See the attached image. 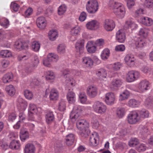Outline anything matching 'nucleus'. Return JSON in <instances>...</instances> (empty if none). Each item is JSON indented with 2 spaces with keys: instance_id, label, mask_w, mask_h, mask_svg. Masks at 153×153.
Listing matches in <instances>:
<instances>
[{
  "instance_id": "f257e3e1",
  "label": "nucleus",
  "mask_w": 153,
  "mask_h": 153,
  "mask_svg": "<svg viewBox=\"0 0 153 153\" xmlns=\"http://www.w3.org/2000/svg\"><path fill=\"white\" fill-rule=\"evenodd\" d=\"M108 6L117 17L120 19L124 17L126 14V8L123 4L117 0H110Z\"/></svg>"
},
{
  "instance_id": "f03ea898",
  "label": "nucleus",
  "mask_w": 153,
  "mask_h": 153,
  "mask_svg": "<svg viewBox=\"0 0 153 153\" xmlns=\"http://www.w3.org/2000/svg\"><path fill=\"white\" fill-rule=\"evenodd\" d=\"M63 75L65 78L66 85L72 87L75 85L76 81L72 76H79L81 75V72L79 71L71 69H66L62 72Z\"/></svg>"
},
{
  "instance_id": "7ed1b4c3",
  "label": "nucleus",
  "mask_w": 153,
  "mask_h": 153,
  "mask_svg": "<svg viewBox=\"0 0 153 153\" xmlns=\"http://www.w3.org/2000/svg\"><path fill=\"white\" fill-rule=\"evenodd\" d=\"M77 128L81 132V134L87 135L89 132V123L85 120L81 119L76 123Z\"/></svg>"
},
{
  "instance_id": "20e7f679",
  "label": "nucleus",
  "mask_w": 153,
  "mask_h": 153,
  "mask_svg": "<svg viewBox=\"0 0 153 153\" xmlns=\"http://www.w3.org/2000/svg\"><path fill=\"white\" fill-rule=\"evenodd\" d=\"M140 77V73L138 71L132 70L128 71L126 76V81L128 82H133L138 79Z\"/></svg>"
},
{
  "instance_id": "39448f33",
  "label": "nucleus",
  "mask_w": 153,
  "mask_h": 153,
  "mask_svg": "<svg viewBox=\"0 0 153 153\" xmlns=\"http://www.w3.org/2000/svg\"><path fill=\"white\" fill-rule=\"evenodd\" d=\"M93 108L94 111L96 113L102 114L106 112L107 107L102 102L99 101H96L94 102L93 105Z\"/></svg>"
},
{
  "instance_id": "423d86ee",
  "label": "nucleus",
  "mask_w": 153,
  "mask_h": 153,
  "mask_svg": "<svg viewBox=\"0 0 153 153\" xmlns=\"http://www.w3.org/2000/svg\"><path fill=\"white\" fill-rule=\"evenodd\" d=\"M98 7V4L96 0H89L86 5V10L90 13H94L97 11Z\"/></svg>"
},
{
  "instance_id": "0eeeda50",
  "label": "nucleus",
  "mask_w": 153,
  "mask_h": 153,
  "mask_svg": "<svg viewBox=\"0 0 153 153\" xmlns=\"http://www.w3.org/2000/svg\"><path fill=\"white\" fill-rule=\"evenodd\" d=\"M137 88L140 92L141 93L145 92L150 89V83L146 80H142L138 83Z\"/></svg>"
},
{
  "instance_id": "6e6552de",
  "label": "nucleus",
  "mask_w": 153,
  "mask_h": 153,
  "mask_svg": "<svg viewBox=\"0 0 153 153\" xmlns=\"http://www.w3.org/2000/svg\"><path fill=\"white\" fill-rule=\"evenodd\" d=\"M40 108H37L36 106L33 103H31L29 105L28 109V120L30 121L33 120L34 115L36 114L38 111V109Z\"/></svg>"
},
{
  "instance_id": "1a4fd4ad",
  "label": "nucleus",
  "mask_w": 153,
  "mask_h": 153,
  "mask_svg": "<svg viewBox=\"0 0 153 153\" xmlns=\"http://www.w3.org/2000/svg\"><path fill=\"white\" fill-rule=\"evenodd\" d=\"M39 62L38 57L37 56H34L31 59V62L29 67H27L24 71L27 73L31 72L35 67H36Z\"/></svg>"
},
{
  "instance_id": "9d476101",
  "label": "nucleus",
  "mask_w": 153,
  "mask_h": 153,
  "mask_svg": "<svg viewBox=\"0 0 153 153\" xmlns=\"http://www.w3.org/2000/svg\"><path fill=\"white\" fill-rule=\"evenodd\" d=\"M140 120L138 113L135 111L131 112L127 117L128 121L130 124L135 123Z\"/></svg>"
},
{
  "instance_id": "9b49d317",
  "label": "nucleus",
  "mask_w": 153,
  "mask_h": 153,
  "mask_svg": "<svg viewBox=\"0 0 153 153\" xmlns=\"http://www.w3.org/2000/svg\"><path fill=\"white\" fill-rule=\"evenodd\" d=\"M103 27L106 30L110 31L112 30L115 28V24L114 21L112 19H106L104 22Z\"/></svg>"
},
{
  "instance_id": "f8f14e48",
  "label": "nucleus",
  "mask_w": 153,
  "mask_h": 153,
  "mask_svg": "<svg viewBox=\"0 0 153 153\" xmlns=\"http://www.w3.org/2000/svg\"><path fill=\"white\" fill-rule=\"evenodd\" d=\"M124 60L126 64L130 67H133L135 65L136 59L134 56L131 54H128L125 56Z\"/></svg>"
},
{
  "instance_id": "ddd939ff",
  "label": "nucleus",
  "mask_w": 153,
  "mask_h": 153,
  "mask_svg": "<svg viewBox=\"0 0 153 153\" xmlns=\"http://www.w3.org/2000/svg\"><path fill=\"white\" fill-rule=\"evenodd\" d=\"M115 97L114 93L110 92L106 93L105 98V102L108 105H111L114 103Z\"/></svg>"
},
{
  "instance_id": "4468645a",
  "label": "nucleus",
  "mask_w": 153,
  "mask_h": 153,
  "mask_svg": "<svg viewBox=\"0 0 153 153\" xmlns=\"http://www.w3.org/2000/svg\"><path fill=\"white\" fill-rule=\"evenodd\" d=\"M87 28L91 30H94L100 27V23L97 20H93L88 22L86 25Z\"/></svg>"
},
{
  "instance_id": "2eb2a0df",
  "label": "nucleus",
  "mask_w": 153,
  "mask_h": 153,
  "mask_svg": "<svg viewBox=\"0 0 153 153\" xmlns=\"http://www.w3.org/2000/svg\"><path fill=\"white\" fill-rule=\"evenodd\" d=\"M86 91L87 94L89 97L94 98L97 95L98 89L96 86L90 85L88 87Z\"/></svg>"
},
{
  "instance_id": "dca6fc26",
  "label": "nucleus",
  "mask_w": 153,
  "mask_h": 153,
  "mask_svg": "<svg viewBox=\"0 0 153 153\" xmlns=\"http://www.w3.org/2000/svg\"><path fill=\"white\" fill-rule=\"evenodd\" d=\"M81 62L83 66L88 68H91L94 63L92 59L89 56H85L82 58Z\"/></svg>"
},
{
  "instance_id": "f3484780",
  "label": "nucleus",
  "mask_w": 153,
  "mask_h": 153,
  "mask_svg": "<svg viewBox=\"0 0 153 153\" xmlns=\"http://www.w3.org/2000/svg\"><path fill=\"white\" fill-rule=\"evenodd\" d=\"M84 40L80 39L77 41L75 44L76 52L81 54L84 52Z\"/></svg>"
},
{
  "instance_id": "a211bd4d",
  "label": "nucleus",
  "mask_w": 153,
  "mask_h": 153,
  "mask_svg": "<svg viewBox=\"0 0 153 153\" xmlns=\"http://www.w3.org/2000/svg\"><path fill=\"white\" fill-rule=\"evenodd\" d=\"M99 137L98 134L94 132L90 135L89 142L90 145L96 146L99 143Z\"/></svg>"
},
{
  "instance_id": "6ab92c4d",
  "label": "nucleus",
  "mask_w": 153,
  "mask_h": 153,
  "mask_svg": "<svg viewBox=\"0 0 153 153\" xmlns=\"http://www.w3.org/2000/svg\"><path fill=\"white\" fill-rule=\"evenodd\" d=\"M138 22L140 24L149 26L153 24V20L148 17H143L138 19Z\"/></svg>"
},
{
  "instance_id": "aec40b11",
  "label": "nucleus",
  "mask_w": 153,
  "mask_h": 153,
  "mask_svg": "<svg viewBox=\"0 0 153 153\" xmlns=\"http://www.w3.org/2000/svg\"><path fill=\"white\" fill-rule=\"evenodd\" d=\"M47 22L45 18L39 17L36 20V25L40 29H44L46 26Z\"/></svg>"
},
{
  "instance_id": "412c9836",
  "label": "nucleus",
  "mask_w": 153,
  "mask_h": 153,
  "mask_svg": "<svg viewBox=\"0 0 153 153\" xmlns=\"http://www.w3.org/2000/svg\"><path fill=\"white\" fill-rule=\"evenodd\" d=\"M17 105L18 109L21 111H24L27 106V103L21 97L17 100Z\"/></svg>"
},
{
  "instance_id": "4be33fe9",
  "label": "nucleus",
  "mask_w": 153,
  "mask_h": 153,
  "mask_svg": "<svg viewBox=\"0 0 153 153\" xmlns=\"http://www.w3.org/2000/svg\"><path fill=\"white\" fill-rule=\"evenodd\" d=\"M116 39L117 41L119 42H123L126 39V36L123 30L120 29L118 31L116 34Z\"/></svg>"
},
{
  "instance_id": "5701e85b",
  "label": "nucleus",
  "mask_w": 153,
  "mask_h": 153,
  "mask_svg": "<svg viewBox=\"0 0 153 153\" xmlns=\"http://www.w3.org/2000/svg\"><path fill=\"white\" fill-rule=\"evenodd\" d=\"M80 30V28L78 26H76L71 28L70 30V34L74 38V39H72L71 37L70 38L71 41H74L76 39L75 36L79 34Z\"/></svg>"
},
{
  "instance_id": "b1692460",
  "label": "nucleus",
  "mask_w": 153,
  "mask_h": 153,
  "mask_svg": "<svg viewBox=\"0 0 153 153\" xmlns=\"http://www.w3.org/2000/svg\"><path fill=\"white\" fill-rule=\"evenodd\" d=\"M125 27L132 31L136 29L138 27V25L132 20L128 19L125 22Z\"/></svg>"
},
{
  "instance_id": "393cba45",
  "label": "nucleus",
  "mask_w": 153,
  "mask_h": 153,
  "mask_svg": "<svg viewBox=\"0 0 153 153\" xmlns=\"http://www.w3.org/2000/svg\"><path fill=\"white\" fill-rule=\"evenodd\" d=\"M86 48L87 51L90 53H94L96 51V47L93 41L88 42L87 44Z\"/></svg>"
},
{
  "instance_id": "a878e982",
  "label": "nucleus",
  "mask_w": 153,
  "mask_h": 153,
  "mask_svg": "<svg viewBox=\"0 0 153 153\" xmlns=\"http://www.w3.org/2000/svg\"><path fill=\"white\" fill-rule=\"evenodd\" d=\"M88 107H85L83 106H80L77 105H75L73 107L72 112H77L81 114L85 112L87 109Z\"/></svg>"
},
{
  "instance_id": "bb28decb",
  "label": "nucleus",
  "mask_w": 153,
  "mask_h": 153,
  "mask_svg": "<svg viewBox=\"0 0 153 153\" xmlns=\"http://www.w3.org/2000/svg\"><path fill=\"white\" fill-rule=\"evenodd\" d=\"M70 117L73 122L74 123L76 121L77 122L81 120V114L71 111L70 114Z\"/></svg>"
},
{
  "instance_id": "cd10ccee",
  "label": "nucleus",
  "mask_w": 153,
  "mask_h": 153,
  "mask_svg": "<svg viewBox=\"0 0 153 153\" xmlns=\"http://www.w3.org/2000/svg\"><path fill=\"white\" fill-rule=\"evenodd\" d=\"M96 75L100 79L104 80L107 76V71L104 69H100L97 72Z\"/></svg>"
},
{
  "instance_id": "c85d7f7f",
  "label": "nucleus",
  "mask_w": 153,
  "mask_h": 153,
  "mask_svg": "<svg viewBox=\"0 0 153 153\" xmlns=\"http://www.w3.org/2000/svg\"><path fill=\"white\" fill-rule=\"evenodd\" d=\"M136 48L140 49L146 45V43L144 39L138 38L134 42Z\"/></svg>"
},
{
  "instance_id": "c756f323",
  "label": "nucleus",
  "mask_w": 153,
  "mask_h": 153,
  "mask_svg": "<svg viewBox=\"0 0 153 153\" xmlns=\"http://www.w3.org/2000/svg\"><path fill=\"white\" fill-rule=\"evenodd\" d=\"M67 100L70 103H73L76 100V97L75 94L72 91L68 92L66 95Z\"/></svg>"
},
{
  "instance_id": "7c9ffc66",
  "label": "nucleus",
  "mask_w": 153,
  "mask_h": 153,
  "mask_svg": "<svg viewBox=\"0 0 153 153\" xmlns=\"http://www.w3.org/2000/svg\"><path fill=\"white\" fill-rule=\"evenodd\" d=\"M58 36V33L57 30L52 29L48 33V37L49 39L51 41H54Z\"/></svg>"
},
{
  "instance_id": "2f4dec72",
  "label": "nucleus",
  "mask_w": 153,
  "mask_h": 153,
  "mask_svg": "<svg viewBox=\"0 0 153 153\" xmlns=\"http://www.w3.org/2000/svg\"><path fill=\"white\" fill-rule=\"evenodd\" d=\"M45 77L47 81L52 82L54 81L56 78L54 73L51 71L46 72Z\"/></svg>"
},
{
  "instance_id": "473e14b6",
  "label": "nucleus",
  "mask_w": 153,
  "mask_h": 153,
  "mask_svg": "<svg viewBox=\"0 0 153 153\" xmlns=\"http://www.w3.org/2000/svg\"><path fill=\"white\" fill-rule=\"evenodd\" d=\"M35 148L34 145L32 144H27L25 146V153H35Z\"/></svg>"
},
{
  "instance_id": "72a5a7b5",
  "label": "nucleus",
  "mask_w": 153,
  "mask_h": 153,
  "mask_svg": "<svg viewBox=\"0 0 153 153\" xmlns=\"http://www.w3.org/2000/svg\"><path fill=\"white\" fill-rule=\"evenodd\" d=\"M122 83L123 82L121 79H114L111 82L110 87L111 88L119 87L122 85Z\"/></svg>"
},
{
  "instance_id": "f704fd0d",
  "label": "nucleus",
  "mask_w": 153,
  "mask_h": 153,
  "mask_svg": "<svg viewBox=\"0 0 153 153\" xmlns=\"http://www.w3.org/2000/svg\"><path fill=\"white\" fill-rule=\"evenodd\" d=\"M75 139L74 135L70 133L66 136L65 140L66 144L68 146L72 145L74 143Z\"/></svg>"
},
{
  "instance_id": "c9c22d12",
  "label": "nucleus",
  "mask_w": 153,
  "mask_h": 153,
  "mask_svg": "<svg viewBox=\"0 0 153 153\" xmlns=\"http://www.w3.org/2000/svg\"><path fill=\"white\" fill-rule=\"evenodd\" d=\"M140 136L143 138H145L149 134L147 128L145 127L140 126L139 128Z\"/></svg>"
},
{
  "instance_id": "e433bc0d",
  "label": "nucleus",
  "mask_w": 153,
  "mask_h": 153,
  "mask_svg": "<svg viewBox=\"0 0 153 153\" xmlns=\"http://www.w3.org/2000/svg\"><path fill=\"white\" fill-rule=\"evenodd\" d=\"M140 101L134 99L129 100L127 103V105L130 107L135 108L138 107L140 104Z\"/></svg>"
},
{
  "instance_id": "4c0bfd02",
  "label": "nucleus",
  "mask_w": 153,
  "mask_h": 153,
  "mask_svg": "<svg viewBox=\"0 0 153 153\" xmlns=\"http://www.w3.org/2000/svg\"><path fill=\"white\" fill-rule=\"evenodd\" d=\"M5 91L8 95L11 96H13L16 93L15 88L12 85L7 86L5 88Z\"/></svg>"
},
{
  "instance_id": "58836bf2",
  "label": "nucleus",
  "mask_w": 153,
  "mask_h": 153,
  "mask_svg": "<svg viewBox=\"0 0 153 153\" xmlns=\"http://www.w3.org/2000/svg\"><path fill=\"white\" fill-rule=\"evenodd\" d=\"M137 112L138 113V115L139 117L140 120L141 119L147 118L149 116V112L145 109H143L138 111Z\"/></svg>"
},
{
  "instance_id": "ea45409f",
  "label": "nucleus",
  "mask_w": 153,
  "mask_h": 153,
  "mask_svg": "<svg viewBox=\"0 0 153 153\" xmlns=\"http://www.w3.org/2000/svg\"><path fill=\"white\" fill-rule=\"evenodd\" d=\"M79 100L82 104H87V96L84 92H80L79 94Z\"/></svg>"
},
{
  "instance_id": "a19ab883",
  "label": "nucleus",
  "mask_w": 153,
  "mask_h": 153,
  "mask_svg": "<svg viewBox=\"0 0 153 153\" xmlns=\"http://www.w3.org/2000/svg\"><path fill=\"white\" fill-rule=\"evenodd\" d=\"M49 97L51 100H57L59 97V93L55 89H52L50 91Z\"/></svg>"
},
{
  "instance_id": "79ce46f5",
  "label": "nucleus",
  "mask_w": 153,
  "mask_h": 153,
  "mask_svg": "<svg viewBox=\"0 0 153 153\" xmlns=\"http://www.w3.org/2000/svg\"><path fill=\"white\" fill-rule=\"evenodd\" d=\"M29 135L28 131L25 129H22L20 132V137L22 141H25L29 137Z\"/></svg>"
},
{
  "instance_id": "37998d69",
  "label": "nucleus",
  "mask_w": 153,
  "mask_h": 153,
  "mask_svg": "<svg viewBox=\"0 0 153 153\" xmlns=\"http://www.w3.org/2000/svg\"><path fill=\"white\" fill-rule=\"evenodd\" d=\"M13 75L11 73H9L5 74L3 77L2 80L4 83L9 82L13 79Z\"/></svg>"
},
{
  "instance_id": "c03bdc74",
  "label": "nucleus",
  "mask_w": 153,
  "mask_h": 153,
  "mask_svg": "<svg viewBox=\"0 0 153 153\" xmlns=\"http://www.w3.org/2000/svg\"><path fill=\"white\" fill-rule=\"evenodd\" d=\"M25 44L24 42L17 40L15 42L14 47L16 49L20 50L24 49L25 47H27L26 45H25Z\"/></svg>"
},
{
  "instance_id": "a18cd8bd",
  "label": "nucleus",
  "mask_w": 153,
  "mask_h": 153,
  "mask_svg": "<svg viewBox=\"0 0 153 153\" xmlns=\"http://www.w3.org/2000/svg\"><path fill=\"white\" fill-rule=\"evenodd\" d=\"M110 54V51L108 48L104 49L102 51L101 56L102 59L103 60H105L109 57Z\"/></svg>"
},
{
  "instance_id": "49530a36",
  "label": "nucleus",
  "mask_w": 153,
  "mask_h": 153,
  "mask_svg": "<svg viewBox=\"0 0 153 153\" xmlns=\"http://www.w3.org/2000/svg\"><path fill=\"white\" fill-rule=\"evenodd\" d=\"M117 116L119 118H122L125 115V110L123 108H118L116 111Z\"/></svg>"
},
{
  "instance_id": "de8ad7c7",
  "label": "nucleus",
  "mask_w": 153,
  "mask_h": 153,
  "mask_svg": "<svg viewBox=\"0 0 153 153\" xmlns=\"http://www.w3.org/2000/svg\"><path fill=\"white\" fill-rule=\"evenodd\" d=\"M130 95L129 91L126 90L120 94L119 96V100L123 101L127 99Z\"/></svg>"
},
{
  "instance_id": "09e8293b",
  "label": "nucleus",
  "mask_w": 153,
  "mask_h": 153,
  "mask_svg": "<svg viewBox=\"0 0 153 153\" xmlns=\"http://www.w3.org/2000/svg\"><path fill=\"white\" fill-rule=\"evenodd\" d=\"M19 120L17 122L16 124L13 126V128L15 129H18L20 126V123L25 119V115L23 113H20L19 115Z\"/></svg>"
},
{
  "instance_id": "8fccbe9b",
  "label": "nucleus",
  "mask_w": 153,
  "mask_h": 153,
  "mask_svg": "<svg viewBox=\"0 0 153 153\" xmlns=\"http://www.w3.org/2000/svg\"><path fill=\"white\" fill-rule=\"evenodd\" d=\"M20 146L19 141L13 140L10 143L9 147L11 149H19Z\"/></svg>"
},
{
  "instance_id": "3c124183",
  "label": "nucleus",
  "mask_w": 153,
  "mask_h": 153,
  "mask_svg": "<svg viewBox=\"0 0 153 153\" xmlns=\"http://www.w3.org/2000/svg\"><path fill=\"white\" fill-rule=\"evenodd\" d=\"M47 58L51 62H56L59 59V57L56 54L53 53H49L47 55Z\"/></svg>"
},
{
  "instance_id": "603ef678",
  "label": "nucleus",
  "mask_w": 153,
  "mask_h": 153,
  "mask_svg": "<svg viewBox=\"0 0 153 153\" xmlns=\"http://www.w3.org/2000/svg\"><path fill=\"white\" fill-rule=\"evenodd\" d=\"M0 25L4 27L7 28L9 25V21L5 18H1L0 19Z\"/></svg>"
},
{
  "instance_id": "864d4df0",
  "label": "nucleus",
  "mask_w": 153,
  "mask_h": 153,
  "mask_svg": "<svg viewBox=\"0 0 153 153\" xmlns=\"http://www.w3.org/2000/svg\"><path fill=\"white\" fill-rule=\"evenodd\" d=\"M0 55L3 58L9 57L11 56L12 53L8 50H2L0 52Z\"/></svg>"
},
{
  "instance_id": "5fc2aeb1",
  "label": "nucleus",
  "mask_w": 153,
  "mask_h": 153,
  "mask_svg": "<svg viewBox=\"0 0 153 153\" xmlns=\"http://www.w3.org/2000/svg\"><path fill=\"white\" fill-rule=\"evenodd\" d=\"M32 48L33 50L35 51H38L40 48V44L38 41L33 42L32 44Z\"/></svg>"
},
{
  "instance_id": "6e6d98bb",
  "label": "nucleus",
  "mask_w": 153,
  "mask_h": 153,
  "mask_svg": "<svg viewBox=\"0 0 153 153\" xmlns=\"http://www.w3.org/2000/svg\"><path fill=\"white\" fill-rule=\"evenodd\" d=\"M57 51L60 54L64 53L65 51V46L63 44H60L57 47Z\"/></svg>"
},
{
  "instance_id": "4d7b16f0",
  "label": "nucleus",
  "mask_w": 153,
  "mask_h": 153,
  "mask_svg": "<svg viewBox=\"0 0 153 153\" xmlns=\"http://www.w3.org/2000/svg\"><path fill=\"white\" fill-rule=\"evenodd\" d=\"M148 30L147 29L144 28H140L139 31V35L141 37L145 38L148 35Z\"/></svg>"
},
{
  "instance_id": "13d9d810",
  "label": "nucleus",
  "mask_w": 153,
  "mask_h": 153,
  "mask_svg": "<svg viewBox=\"0 0 153 153\" xmlns=\"http://www.w3.org/2000/svg\"><path fill=\"white\" fill-rule=\"evenodd\" d=\"M143 10L142 8H139L135 10L132 13L133 16L136 18H138L140 15L143 14Z\"/></svg>"
},
{
  "instance_id": "bf43d9fd",
  "label": "nucleus",
  "mask_w": 153,
  "mask_h": 153,
  "mask_svg": "<svg viewBox=\"0 0 153 153\" xmlns=\"http://www.w3.org/2000/svg\"><path fill=\"white\" fill-rule=\"evenodd\" d=\"M24 94L25 98L29 100L31 99L33 97L32 92L28 90H25L24 91Z\"/></svg>"
},
{
  "instance_id": "052dcab7",
  "label": "nucleus",
  "mask_w": 153,
  "mask_h": 153,
  "mask_svg": "<svg viewBox=\"0 0 153 153\" xmlns=\"http://www.w3.org/2000/svg\"><path fill=\"white\" fill-rule=\"evenodd\" d=\"M94 43L97 46L101 48L105 44V40L102 39H98L96 40Z\"/></svg>"
},
{
  "instance_id": "680f3d73",
  "label": "nucleus",
  "mask_w": 153,
  "mask_h": 153,
  "mask_svg": "<svg viewBox=\"0 0 153 153\" xmlns=\"http://www.w3.org/2000/svg\"><path fill=\"white\" fill-rule=\"evenodd\" d=\"M66 109V103L63 100L61 101L59 103L58 109L60 111H64Z\"/></svg>"
},
{
  "instance_id": "e2e57ef3",
  "label": "nucleus",
  "mask_w": 153,
  "mask_h": 153,
  "mask_svg": "<svg viewBox=\"0 0 153 153\" xmlns=\"http://www.w3.org/2000/svg\"><path fill=\"white\" fill-rule=\"evenodd\" d=\"M54 119V115L52 112L48 113L46 115V121L47 123H49L53 121Z\"/></svg>"
},
{
  "instance_id": "0e129e2a",
  "label": "nucleus",
  "mask_w": 153,
  "mask_h": 153,
  "mask_svg": "<svg viewBox=\"0 0 153 153\" xmlns=\"http://www.w3.org/2000/svg\"><path fill=\"white\" fill-rule=\"evenodd\" d=\"M19 7V4L14 2H12L10 5V8L12 11H17Z\"/></svg>"
},
{
  "instance_id": "69168bd1",
  "label": "nucleus",
  "mask_w": 153,
  "mask_h": 153,
  "mask_svg": "<svg viewBox=\"0 0 153 153\" xmlns=\"http://www.w3.org/2000/svg\"><path fill=\"white\" fill-rule=\"evenodd\" d=\"M139 141L136 138H132L130 139L129 142V145L131 147L134 146L138 144Z\"/></svg>"
},
{
  "instance_id": "338daca9",
  "label": "nucleus",
  "mask_w": 153,
  "mask_h": 153,
  "mask_svg": "<svg viewBox=\"0 0 153 153\" xmlns=\"http://www.w3.org/2000/svg\"><path fill=\"white\" fill-rule=\"evenodd\" d=\"M66 6L65 4H62L59 7L58 12L59 15H61L63 14L66 11Z\"/></svg>"
},
{
  "instance_id": "774afa93",
  "label": "nucleus",
  "mask_w": 153,
  "mask_h": 153,
  "mask_svg": "<svg viewBox=\"0 0 153 153\" xmlns=\"http://www.w3.org/2000/svg\"><path fill=\"white\" fill-rule=\"evenodd\" d=\"M144 4L147 8H152L153 7V0H145Z\"/></svg>"
}]
</instances>
